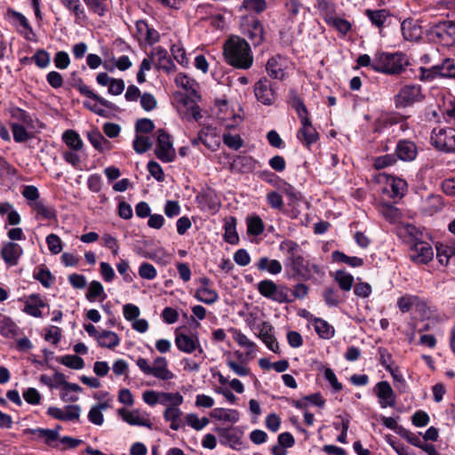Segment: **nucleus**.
Instances as JSON below:
<instances>
[{
    "instance_id": "1",
    "label": "nucleus",
    "mask_w": 455,
    "mask_h": 455,
    "mask_svg": "<svg viewBox=\"0 0 455 455\" xmlns=\"http://www.w3.org/2000/svg\"><path fill=\"white\" fill-rule=\"evenodd\" d=\"M226 61L232 67L248 69L252 66L253 56L245 39L237 36H231L223 46Z\"/></svg>"
},
{
    "instance_id": "2",
    "label": "nucleus",
    "mask_w": 455,
    "mask_h": 455,
    "mask_svg": "<svg viewBox=\"0 0 455 455\" xmlns=\"http://www.w3.org/2000/svg\"><path fill=\"white\" fill-rule=\"evenodd\" d=\"M410 64L407 56L402 52H377L373 59L371 68L377 72L387 75H400Z\"/></svg>"
},
{
    "instance_id": "3",
    "label": "nucleus",
    "mask_w": 455,
    "mask_h": 455,
    "mask_svg": "<svg viewBox=\"0 0 455 455\" xmlns=\"http://www.w3.org/2000/svg\"><path fill=\"white\" fill-rule=\"evenodd\" d=\"M257 289L261 296L280 304L292 301L288 295L289 288L285 285L278 286L270 279L260 281L257 285Z\"/></svg>"
},
{
    "instance_id": "4",
    "label": "nucleus",
    "mask_w": 455,
    "mask_h": 455,
    "mask_svg": "<svg viewBox=\"0 0 455 455\" xmlns=\"http://www.w3.org/2000/svg\"><path fill=\"white\" fill-rule=\"evenodd\" d=\"M428 35L436 43L451 46L455 43V22L445 20L432 26Z\"/></svg>"
},
{
    "instance_id": "5",
    "label": "nucleus",
    "mask_w": 455,
    "mask_h": 455,
    "mask_svg": "<svg viewBox=\"0 0 455 455\" xmlns=\"http://www.w3.org/2000/svg\"><path fill=\"white\" fill-rule=\"evenodd\" d=\"M430 139L432 145L438 150L455 152V128H435Z\"/></svg>"
},
{
    "instance_id": "6",
    "label": "nucleus",
    "mask_w": 455,
    "mask_h": 455,
    "mask_svg": "<svg viewBox=\"0 0 455 455\" xmlns=\"http://www.w3.org/2000/svg\"><path fill=\"white\" fill-rule=\"evenodd\" d=\"M423 99L420 85H403L395 95L394 100L396 108H405Z\"/></svg>"
},
{
    "instance_id": "7",
    "label": "nucleus",
    "mask_w": 455,
    "mask_h": 455,
    "mask_svg": "<svg viewBox=\"0 0 455 455\" xmlns=\"http://www.w3.org/2000/svg\"><path fill=\"white\" fill-rule=\"evenodd\" d=\"M156 134L157 143L155 149L156 157L164 163L172 162L175 157V150L170 135L163 129H159Z\"/></svg>"
},
{
    "instance_id": "8",
    "label": "nucleus",
    "mask_w": 455,
    "mask_h": 455,
    "mask_svg": "<svg viewBox=\"0 0 455 455\" xmlns=\"http://www.w3.org/2000/svg\"><path fill=\"white\" fill-rule=\"evenodd\" d=\"M286 267H290L292 271L291 278L307 281L312 276V270L315 273H319L320 268L317 265L313 264L311 267L308 261L305 260L301 255L298 259H295L291 263H286Z\"/></svg>"
},
{
    "instance_id": "9",
    "label": "nucleus",
    "mask_w": 455,
    "mask_h": 455,
    "mask_svg": "<svg viewBox=\"0 0 455 455\" xmlns=\"http://www.w3.org/2000/svg\"><path fill=\"white\" fill-rule=\"evenodd\" d=\"M118 415L124 421L132 426H141L152 429L153 424L149 419V415L145 411L140 410L127 411L124 408H120L117 411Z\"/></svg>"
},
{
    "instance_id": "10",
    "label": "nucleus",
    "mask_w": 455,
    "mask_h": 455,
    "mask_svg": "<svg viewBox=\"0 0 455 455\" xmlns=\"http://www.w3.org/2000/svg\"><path fill=\"white\" fill-rule=\"evenodd\" d=\"M257 100L264 105H272L275 100V93L271 82L264 77L259 79L254 86Z\"/></svg>"
},
{
    "instance_id": "11",
    "label": "nucleus",
    "mask_w": 455,
    "mask_h": 455,
    "mask_svg": "<svg viewBox=\"0 0 455 455\" xmlns=\"http://www.w3.org/2000/svg\"><path fill=\"white\" fill-rule=\"evenodd\" d=\"M220 435V443L228 445L235 450H239L242 446L243 432L236 427H220L216 428Z\"/></svg>"
},
{
    "instance_id": "12",
    "label": "nucleus",
    "mask_w": 455,
    "mask_h": 455,
    "mask_svg": "<svg viewBox=\"0 0 455 455\" xmlns=\"http://www.w3.org/2000/svg\"><path fill=\"white\" fill-rule=\"evenodd\" d=\"M410 258L414 262L426 264L433 258V249L428 243L417 241L411 246Z\"/></svg>"
},
{
    "instance_id": "13",
    "label": "nucleus",
    "mask_w": 455,
    "mask_h": 455,
    "mask_svg": "<svg viewBox=\"0 0 455 455\" xmlns=\"http://www.w3.org/2000/svg\"><path fill=\"white\" fill-rule=\"evenodd\" d=\"M258 337L265 343L268 349L279 353V346L274 336V327L269 322H262L257 325Z\"/></svg>"
},
{
    "instance_id": "14",
    "label": "nucleus",
    "mask_w": 455,
    "mask_h": 455,
    "mask_svg": "<svg viewBox=\"0 0 455 455\" xmlns=\"http://www.w3.org/2000/svg\"><path fill=\"white\" fill-rule=\"evenodd\" d=\"M297 138L308 148L319 140V134L313 126L310 119H306L301 122V127L297 132Z\"/></svg>"
},
{
    "instance_id": "15",
    "label": "nucleus",
    "mask_w": 455,
    "mask_h": 455,
    "mask_svg": "<svg viewBox=\"0 0 455 455\" xmlns=\"http://www.w3.org/2000/svg\"><path fill=\"white\" fill-rule=\"evenodd\" d=\"M6 18L22 33L26 39H30L29 34H33L32 28L30 27L27 18L19 12L13 9H7Z\"/></svg>"
},
{
    "instance_id": "16",
    "label": "nucleus",
    "mask_w": 455,
    "mask_h": 455,
    "mask_svg": "<svg viewBox=\"0 0 455 455\" xmlns=\"http://www.w3.org/2000/svg\"><path fill=\"white\" fill-rule=\"evenodd\" d=\"M175 334V344L180 351L191 354L198 348L200 353L203 352L197 337H190L187 334L180 333L179 330H176Z\"/></svg>"
},
{
    "instance_id": "17",
    "label": "nucleus",
    "mask_w": 455,
    "mask_h": 455,
    "mask_svg": "<svg viewBox=\"0 0 455 455\" xmlns=\"http://www.w3.org/2000/svg\"><path fill=\"white\" fill-rule=\"evenodd\" d=\"M377 396L379 399V404L382 408L387 406L394 407L395 404V395L387 381H380L376 387Z\"/></svg>"
},
{
    "instance_id": "18",
    "label": "nucleus",
    "mask_w": 455,
    "mask_h": 455,
    "mask_svg": "<svg viewBox=\"0 0 455 455\" xmlns=\"http://www.w3.org/2000/svg\"><path fill=\"white\" fill-rule=\"evenodd\" d=\"M244 34L251 40L252 45L261 44L264 39V29L262 23L256 19L249 21L244 28Z\"/></svg>"
},
{
    "instance_id": "19",
    "label": "nucleus",
    "mask_w": 455,
    "mask_h": 455,
    "mask_svg": "<svg viewBox=\"0 0 455 455\" xmlns=\"http://www.w3.org/2000/svg\"><path fill=\"white\" fill-rule=\"evenodd\" d=\"M72 86L76 88L81 94L99 102L101 106L106 107L108 108H114L113 103L96 94L92 90L89 88V86L84 84L82 78L78 77L76 79H74Z\"/></svg>"
},
{
    "instance_id": "20",
    "label": "nucleus",
    "mask_w": 455,
    "mask_h": 455,
    "mask_svg": "<svg viewBox=\"0 0 455 455\" xmlns=\"http://www.w3.org/2000/svg\"><path fill=\"white\" fill-rule=\"evenodd\" d=\"M22 254V248L14 242H8L2 247V258L9 266H15Z\"/></svg>"
},
{
    "instance_id": "21",
    "label": "nucleus",
    "mask_w": 455,
    "mask_h": 455,
    "mask_svg": "<svg viewBox=\"0 0 455 455\" xmlns=\"http://www.w3.org/2000/svg\"><path fill=\"white\" fill-rule=\"evenodd\" d=\"M403 36L408 41H417L421 38V27L412 19L404 20L401 24Z\"/></svg>"
},
{
    "instance_id": "22",
    "label": "nucleus",
    "mask_w": 455,
    "mask_h": 455,
    "mask_svg": "<svg viewBox=\"0 0 455 455\" xmlns=\"http://www.w3.org/2000/svg\"><path fill=\"white\" fill-rule=\"evenodd\" d=\"M11 118L15 120V123H22L28 129H36V124L39 123L37 119H34L28 113L19 108H10L7 110Z\"/></svg>"
},
{
    "instance_id": "23",
    "label": "nucleus",
    "mask_w": 455,
    "mask_h": 455,
    "mask_svg": "<svg viewBox=\"0 0 455 455\" xmlns=\"http://www.w3.org/2000/svg\"><path fill=\"white\" fill-rule=\"evenodd\" d=\"M395 154L403 161H411L416 157L417 147L410 140H401L398 142Z\"/></svg>"
},
{
    "instance_id": "24",
    "label": "nucleus",
    "mask_w": 455,
    "mask_h": 455,
    "mask_svg": "<svg viewBox=\"0 0 455 455\" xmlns=\"http://www.w3.org/2000/svg\"><path fill=\"white\" fill-rule=\"evenodd\" d=\"M152 371V376L159 379L169 380L173 378V373L168 370L167 360L165 359V357H156L154 360Z\"/></svg>"
},
{
    "instance_id": "25",
    "label": "nucleus",
    "mask_w": 455,
    "mask_h": 455,
    "mask_svg": "<svg viewBox=\"0 0 455 455\" xmlns=\"http://www.w3.org/2000/svg\"><path fill=\"white\" fill-rule=\"evenodd\" d=\"M279 250L286 255V263H291L302 255L300 246L291 240L283 241L279 245Z\"/></svg>"
},
{
    "instance_id": "26",
    "label": "nucleus",
    "mask_w": 455,
    "mask_h": 455,
    "mask_svg": "<svg viewBox=\"0 0 455 455\" xmlns=\"http://www.w3.org/2000/svg\"><path fill=\"white\" fill-rule=\"evenodd\" d=\"M44 307L45 303L40 296L33 294L26 300L24 311L32 316L40 317L42 315L41 307Z\"/></svg>"
},
{
    "instance_id": "27",
    "label": "nucleus",
    "mask_w": 455,
    "mask_h": 455,
    "mask_svg": "<svg viewBox=\"0 0 455 455\" xmlns=\"http://www.w3.org/2000/svg\"><path fill=\"white\" fill-rule=\"evenodd\" d=\"M366 16L369 18L372 25L376 26L379 28V32H381L382 28L384 27L386 21L389 18V12L385 9L380 10H371L367 9L365 11Z\"/></svg>"
},
{
    "instance_id": "28",
    "label": "nucleus",
    "mask_w": 455,
    "mask_h": 455,
    "mask_svg": "<svg viewBox=\"0 0 455 455\" xmlns=\"http://www.w3.org/2000/svg\"><path fill=\"white\" fill-rule=\"evenodd\" d=\"M98 344L102 347L113 349L120 343L118 335L111 331H102L97 339Z\"/></svg>"
},
{
    "instance_id": "29",
    "label": "nucleus",
    "mask_w": 455,
    "mask_h": 455,
    "mask_svg": "<svg viewBox=\"0 0 455 455\" xmlns=\"http://www.w3.org/2000/svg\"><path fill=\"white\" fill-rule=\"evenodd\" d=\"M257 267L261 271H267L271 275L281 273L283 267L277 259H270L267 257H262L257 263Z\"/></svg>"
},
{
    "instance_id": "30",
    "label": "nucleus",
    "mask_w": 455,
    "mask_h": 455,
    "mask_svg": "<svg viewBox=\"0 0 455 455\" xmlns=\"http://www.w3.org/2000/svg\"><path fill=\"white\" fill-rule=\"evenodd\" d=\"M211 417L217 420L235 423L239 419V414L235 410L215 408L211 411Z\"/></svg>"
},
{
    "instance_id": "31",
    "label": "nucleus",
    "mask_w": 455,
    "mask_h": 455,
    "mask_svg": "<svg viewBox=\"0 0 455 455\" xmlns=\"http://www.w3.org/2000/svg\"><path fill=\"white\" fill-rule=\"evenodd\" d=\"M6 214V222L4 228L8 226H18L21 222V217L17 211L12 208L9 203H2V215Z\"/></svg>"
},
{
    "instance_id": "32",
    "label": "nucleus",
    "mask_w": 455,
    "mask_h": 455,
    "mask_svg": "<svg viewBox=\"0 0 455 455\" xmlns=\"http://www.w3.org/2000/svg\"><path fill=\"white\" fill-rule=\"evenodd\" d=\"M195 298L203 303L211 305L219 299V294L210 287H199L196 291Z\"/></svg>"
},
{
    "instance_id": "33",
    "label": "nucleus",
    "mask_w": 455,
    "mask_h": 455,
    "mask_svg": "<svg viewBox=\"0 0 455 455\" xmlns=\"http://www.w3.org/2000/svg\"><path fill=\"white\" fill-rule=\"evenodd\" d=\"M279 60L280 57L270 58L267 62L266 70L270 77L282 80L284 77V71Z\"/></svg>"
},
{
    "instance_id": "34",
    "label": "nucleus",
    "mask_w": 455,
    "mask_h": 455,
    "mask_svg": "<svg viewBox=\"0 0 455 455\" xmlns=\"http://www.w3.org/2000/svg\"><path fill=\"white\" fill-rule=\"evenodd\" d=\"M62 140L66 145L74 151H78L83 148V140L79 134L74 130H67L62 134Z\"/></svg>"
},
{
    "instance_id": "35",
    "label": "nucleus",
    "mask_w": 455,
    "mask_h": 455,
    "mask_svg": "<svg viewBox=\"0 0 455 455\" xmlns=\"http://www.w3.org/2000/svg\"><path fill=\"white\" fill-rule=\"evenodd\" d=\"M29 206L45 220H53L56 218L55 210L46 205L43 200L29 203Z\"/></svg>"
},
{
    "instance_id": "36",
    "label": "nucleus",
    "mask_w": 455,
    "mask_h": 455,
    "mask_svg": "<svg viewBox=\"0 0 455 455\" xmlns=\"http://www.w3.org/2000/svg\"><path fill=\"white\" fill-rule=\"evenodd\" d=\"M88 139L92 145L100 152L109 148V141L98 130L88 132Z\"/></svg>"
},
{
    "instance_id": "37",
    "label": "nucleus",
    "mask_w": 455,
    "mask_h": 455,
    "mask_svg": "<svg viewBox=\"0 0 455 455\" xmlns=\"http://www.w3.org/2000/svg\"><path fill=\"white\" fill-rule=\"evenodd\" d=\"M435 70L441 77L455 78V60L446 59L441 65L435 66Z\"/></svg>"
},
{
    "instance_id": "38",
    "label": "nucleus",
    "mask_w": 455,
    "mask_h": 455,
    "mask_svg": "<svg viewBox=\"0 0 455 455\" xmlns=\"http://www.w3.org/2000/svg\"><path fill=\"white\" fill-rule=\"evenodd\" d=\"M98 298L100 301H103L107 298V295L104 292L102 284L99 281H92L86 292V299L89 301H94Z\"/></svg>"
},
{
    "instance_id": "39",
    "label": "nucleus",
    "mask_w": 455,
    "mask_h": 455,
    "mask_svg": "<svg viewBox=\"0 0 455 455\" xmlns=\"http://www.w3.org/2000/svg\"><path fill=\"white\" fill-rule=\"evenodd\" d=\"M314 326L316 333L323 339H331L334 335V328L321 318L315 319Z\"/></svg>"
},
{
    "instance_id": "40",
    "label": "nucleus",
    "mask_w": 455,
    "mask_h": 455,
    "mask_svg": "<svg viewBox=\"0 0 455 455\" xmlns=\"http://www.w3.org/2000/svg\"><path fill=\"white\" fill-rule=\"evenodd\" d=\"M10 126H11L12 132L13 135V140H15V142L22 143V142H25L28 140L33 138V135L27 131L25 126H23L20 124L12 122L10 124Z\"/></svg>"
},
{
    "instance_id": "41",
    "label": "nucleus",
    "mask_w": 455,
    "mask_h": 455,
    "mask_svg": "<svg viewBox=\"0 0 455 455\" xmlns=\"http://www.w3.org/2000/svg\"><path fill=\"white\" fill-rule=\"evenodd\" d=\"M236 220L234 217H231L229 220L225 223V235L224 239L230 244H236L239 242L238 235L235 231Z\"/></svg>"
},
{
    "instance_id": "42",
    "label": "nucleus",
    "mask_w": 455,
    "mask_h": 455,
    "mask_svg": "<svg viewBox=\"0 0 455 455\" xmlns=\"http://www.w3.org/2000/svg\"><path fill=\"white\" fill-rule=\"evenodd\" d=\"M332 259L334 261L342 262L353 267H361L363 264V259L355 256H347L339 251L332 252Z\"/></svg>"
},
{
    "instance_id": "43",
    "label": "nucleus",
    "mask_w": 455,
    "mask_h": 455,
    "mask_svg": "<svg viewBox=\"0 0 455 455\" xmlns=\"http://www.w3.org/2000/svg\"><path fill=\"white\" fill-rule=\"evenodd\" d=\"M323 298L329 307H337L343 300L339 291L334 287H325L323 291Z\"/></svg>"
},
{
    "instance_id": "44",
    "label": "nucleus",
    "mask_w": 455,
    "mask_h": 455,
    "mask_svg": "<svg viewBox=\"0 0 455 455\" xmlns=\"http://www.w3.org/2000/svg\"><path fill=\"white\" fill-rule=\"evenodd\" d=\"M160 403L169 406H180L183 403V396L179 393L160 392Z\"/></svg>"
},
{
    "instance_id": "45",
    "label": "nucleus",
    "mask_w": 455,
    "mask_h": 455,
    "mask_svg": "<svg viewBox=\"0 0 455 455\" xmlns=\"http://www.w3.org/2000/svg\"><path fill=\"white\" fill-rule=\"evenodd\" d=\"M291 106L295 109L300 123L306 119H309V113L303 100L297 95H293L290 100Z\"/></svg>"
},
{
    "instance_id": "46",
    "label": "nucleus",
    "mask_w": 455,
    "mask_h": 455,
    "mask_svg": "<svg viewBox=\"0 0 455 455\" xmlns=\"http://www.w3.org/2000/svg\"><path fill=\"white\" fill-rule=\"evenodd\" d=\"M291 106L295 109L300 123L306 119H309V113L303 100L297 95H293L290 100Z\"/></svg>"
},
{
    "instance_id": "47",
    "label": "nucleus",
    "mask_w": 455,
    "mask_h": 455,
    "mask_svg": "<svg viewBox=\"0 0 455 455\" xmlns=\"http://www.w3.org/2000/svg\"><path fill=\"white\" fill-rule=\"evenodd\" d=\"M335 281L339 283L341 290L348 291L353 286L354 277L346 271L339 270L335 273Z\"/></svg>"
},
{
    "instance_id": "48",
    "label": "nucleus",
    "mask_w": 455,
    "mask_h": 455,
    "mask_svg": "<svg viewBox=\"0 0 455 455\" xmlns=\"http://www.w3.org/2000/svg\"><path fill=\"white\" fill-rule=\"evenodd\" d=\"M20 334V328L10 318L2 319V335L15 339Z\"/></svg>"
},
{
    "instance_id": "49",
    "label": "nucleus",
    "mask_w": 455,
    "mask_h": 455,
    "mask_svg": "<svg viewBox=\"0 0 455 455\" xmlns=\"http://www.w3.org/2000/svg\"><path fill=\"white\" fill-rule=\"evenodd\" d=\"M26 431L37 435L39 438H43L44 440V443L47 445H51L59 438V434L57 430L37 428L32 430L27 429Z\"/></svg>"
},
{
    "instance_id": "50",
    "label": "nucleus",
    "mask_w": 455,
    "mask_h": 455,
    "mask_svg": "<svg viewBox=\"0 0 455 455\" xmlns=\"http://www.w3.org/2000/svg\"><path fill=\"white\" fill-rule=\"evenodd\" d=\"M153 145L151 139L148 136L136 135L132 146L138 154L147 152Z\"/></svg>"
},
{
    "instance_id": "51",
    "label": "nucleus",
    "mask_w": 455,
    "mask_h": 455,
    "mask_svg": "<svg viewBox=\"0 0 455 455\" xmlns=\"http://www.w3.org/2000/svg\"><path fill=\"white\" fill-rule=\"evenodd\" d=\"M175 83L178 86L190 91L192 93H196V82L188 77L187 75L180 73L175 77Z\"/></svg>"
},
{
    "instance_id": "52",
    "label": "nucleus",
    "mask_w": 455,
    "mask_h": 455,
    "mask_svg": "<svg viewBox=\"0 0 455 455\" xmlns=\"http://www.w3.org/2000/svg\"><path fill=\"white\" fill-rule=\"evenodd\" d=\"M60 362L63 365L75 370L83 369L84 366V359L76 355H64L60 358Z\"/></svg>"
},
{
    "instance_id": "53",
    "label": "nucleus",
    "mask_w": 455,
    "mask_h": 455,
    "mask_svg": "<svg viewBox=\"0 0 455 455\" xmlns=\"http://www.w3.org/2000/svg\"><path fill=\"white\" fill-rule=\"evenodd\" d=\"M34 277L46 288L51 287L55 280L52 273L44 267H40L37 272L34 273Z\"/></svg>"
},
{
    "instance_id": "54",
    "label": "nucleus",
    "mask_w": 455,
    "mask_h": 455,
    "mask_svg": "<svg viewBox=\"0 0 455 455\" xmlns=\"http://www.w3.org/2000/svg\"><path fill=\"white\" fill-rule=\"evenodd\" d=\"M450 251V243L436 244V257L442 265H448L449 259L453 257Z\"/></svg>"
},
{
    "instance_id": "55",
    "label": "nucleus",
    "mask_w": 455,
    "mask_h": 455,
    "mask_svg": "<svg viewBox=\"0 0 455 455\" xmlns=\"http://www.w3.org/2000/svg\"><path fill=\"white\" fill-rule=\"evenodd\" d=\"M264 231V223L259 216L248 220L247 232L252 235H259Z\"/></svg>"
},
{
    "instance_id": "56",
    "label": "nucleus",
    "mask_w": 455,
    "mask_h": 455,
    "mask_svg": "<svg viewBox=\"0 0 455 455\" xmlns=\"http://www.w3.org/2000/svg\"><path fill=\"white\" fill-rule=\"evenodd\" d=\"M186 421L188 425L193 427L195 430H202L204 427L209 424V419L205 417L199 419L195 413H189L186 416Z\"/></svg>"
},
{
    "instance_id": "57",
    "label": "nucleus",
    "mask_w": 455,
    "mask_h": 455,
    "mask_svg": "<svg viewBox=\"0 0 455 455\" xmlns=\"http://www.w3.org/2000/svg\"><path fill=\"white\" fill-rule=\"evenodd\" d=\"M381 212L385 219L390 223H395L401 218L400 211L396 207L390 204L384 205L382 207Z\"/></svg>"
},
{
    "instance_id": "58",
    "label": "nucleus",
    "mask_w": 455,
    "mask_h": 455,
    "mask_svg": "<svg viewBox=\"0 0 455 455\" xmlns=\"http://www.w3.org/2000/svg\"><path fill=\"white\" fill-rule=\"evenodd\" d=\"M31 60L35 61L38 68H44L50 64V54L40 49L36 52Z\"/></svg>"
},
{
    "instance_id": "59",
    "label": "nucleus",
    "mask_w": 455,
    "mask_h": 455,
    "mask_svg": "<svg viewBox=\"0 0 455 455\" xmlns=\"http://www.w3.org/2000/svg\"><path fill=\"white\" fill-rule=\"evenodd\" d=\"M46 243L52 254H59L62 251V242L55 234H50L46 237Z\"/></svg>"
},
{
    "instance_id": "60",
    "label": "nucleus",
    "mask_w": 455,
    "mask_h": 455,
    "mask_svg": "<svg viewBox=\"0 0 455 455\" xmlns=\"http://www.w3.org/2000/svg\"><path fill=\"white\" fill-rule=\"evenodd\" d=\"M396 163V158L393 155H384L379 157H376L373 162V166L377 170H380L386 168L387 166H391Z\"/></svg>"
},
{
    "instance_id": "61",
    "label": "nucleus",
    "mask_w": 455,
    "mask_h": 455,
    "mask_svg": "<svg viewBox=\"0 0 455 455\" xmlns=\"http://www.w3.org/2000/svg\"><path fill=\"white\" fill-rule=\"evenodd\" d=\"M140 105L145 111H152L157 106V101L155 96L149 92H145L140 96Z\"/></svg>"
},
{
    "instance_id": "62",
    "label": "nucleus",
    "mask_w": 455,
    "mask_h": 455,
    "mask_svg": "<svg viewBox=\"0 0 455 455\" xmlns=\"http://www.w3.org/2000/svg\"><path fill=\"white\" fill-rule=\"evenodd\" d=\"M139 275L147 280H153L156 276V267L148 262H143L139 268Z\"/></svg>"
},
{
    "instance_id": "63",
    "label": "nucleus",
    "mask_w": 455,
    "mask_h": 455,
    "mask_svg": "<svg viewBox=\"0 0 455 455\" xmlns=\"http://www.w3.org/2000/svg\"><path fill=\"white\" fill-rule=\"evenodd\" d=\"M155 129V124L151 119L141 118L135 124V131L137 133H149Z\"/></svg>"
},
{
    "instance_id": "64",
    "label": "nucleus",
    "mask_w": 455,
    "mask_h": 455,
    "mask_svg": "<svg viewBox=\"0 0 455 455\" xmlns=\"http://www.w3.org/2000/svg\"><path fill=\"white\" fill-rule=\"evenodd\" d=\"M223 142L226 146L232 149H239L242 148L243 142L239 135H232L230 133L223 134Z\"/></svg>"
}]
</instances>
